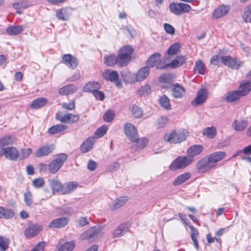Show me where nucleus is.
Returning <instances> with one entry per match:
<instances>
[{
	"mask_svg": "<svg viewBox=\"0 0 251 251\" xmlns=\"http://www.w3.org/2000/svg\"><path fill=\"white\" fill-rule=\"evenodd\" d=\"M133 52V49L129 45L123 47L118 53V57L119 66L124 67L126 66L131 61V55Z\"/></svg>",
	"mask_w": 251,
	"mask_h": 251,
	"instance_id": "f257e3e1",
	"label": "nucleus"
},
{
	"mask_svg": "<svg viewBox=\"0 0 251 251\" xmlns=\"http://www.w3.org/2000/svg\"><path fill=\"white\" fill-rule=\"evenodd\" d=\"M193 162V159L188 156H180L176 158L170 165L169 168L171 171H176L186 167Z\"/></svg>",
	"mask_w": 251,
	"mask_h": 251,
	"instance_id": "f03ea898",
	"label": "nucleus"
},
{
	"mask_svg": "<svg viewBox=\"0 0 251 251\" xmlns=\"http://www.w3.org/2000/svg\"><path fill=\"white\" fill-rule=\"evenodd\" d=\"M68 158L66 154H60L52 160L49 165V170L50 173L54 174L57 172L62 167Z\"/></svg>",
	"mask_w": 251,
	"mask_h": 251,
	"instance_id": "7ed1b4c3",
	"label": "nucleus"
},
{
	"mask_svg": "<svg viewBox=\"0 0 251 251\" xmlns=\"http://www.w3.org/2000/svg\"><path fill=\"white\" fill-rule=\"evenodd\" d=\"M169 8L171 12L177 16L183 13H187L191 9L190 5L181 2H172L169 4Z\"/></svg>",
	"mask_w": 251,
	"mask_h": 251,
	"instance_id": "20e7f679",
	"label": "nucleus"
},
{
	"mask_svg": "<svg viewBox=\"0 0 251 251\" xmlns=\"http://www.w3.org/2000/svg\"><path fill=\"white\" fill-rule=\"evenodd\" d=\"M186 138V135L183 132L176 131L166 133L164 137L165 141L173 144L179 143L184 141Z\"/></svg>",
	"mask_w": 251,
	"mask_h": 251,
	"instance_id": "39448f33",
	"label": "nucleus"
},
{
	"mask_svg": "<svg viewBox=\"0 0 251 251\" xmlns=\"http://www.w3.org/2000/svg\"><path fill=\"white\" fill-rule=\"evenodd\" d=\"M221 62L225 66L235 70H238L244 64L243 61L229 55L223 56L221 57Z\"/></svg>",
	"mask_w": 251,
	"mask_h": 251,
	"instance_id": "423d86ee",
	"label": "nucleus"
},
{
	"mask_svg": "<svg viewBox=\"0 0 251 251\" xmlns=\"http://www.w3.org/2000/svg\"><path fill=\"white\" fill-rule=\"evenodd\" d=\"M102 76L105 80L114 82L118 87H122V83L119 81V76L117 71L107 69L103 72Z\"/></svg>",
	"mask_w": 251,
	"mask_h": 251,
	"instance_id": "0eeeda50",
	"label": "nucleus"
},
{
	"mask_svg": "<svg viewBox=\"0 0 251 251\" xmlns=\"http://www.w3.org/2000/svg\"><path fill=\"white\" fill-rule=\"evenodd\" d=\"M208 97V91L206 88H201L199 90L195 98L191 103L194 106H198L203 103Z\"/></svg>",
	"mask_w": 251,
	"mask_h": 251,
	"instance_id": "6e6552de",
	"label": "nucleus"
},
{
	"mask_svg": "<svg viewBox=\"0 0 251 251\" xmlns=\"http://www.w3.org/2000/svg\"><path fill=\"white\" fill-rule=\"evenodd\" d=\"M131 226L130 222H126L119 225L112 232L113 238L120 237L129 231Z\"/></svg>",
	"mask_w": 251,
	"mask_h": 251,
	"instance_id": "1a4fd4ad",
	"label": "nucleus"
},
{
	"mask_svg": "<svg viewBox=\"0 0 251 251\" xmlns=\"http://www.w3.org/2000/svg\"><path fill=\"white\" fill-rule=\"evenodd\" d=\"M56 119L62 122L66 123H75L78 122L79 120L78 115H74L71 113L66 114L63 115L62 113L58 112L55 116Z\"/></svg>",
	"mask_w": 251,
	"mask_h": 251,
	"instance_id": "9d476101",
	"label": "nucleus"
},
{
	"mask_svg": "<svg viewBox=\"0 0 251 251\" xmlns=\"http://www.w3.org/2000/svg\"><path fill=\"white\" fill-rule=\"evenodd\" d=\"M124 131L126 136L131 141L137 140L138 136V131L135 126L132 124L127 123L125 124Z\"/></svg>",
	"mask_w": 251,
	"mask_h": 251,
	"instance_id": "9b49d317",
	"label": "nucleus"
},
{
	"mask_svg": "<svg viewBox=\"0 0 251 251\" xmlns=\"http://www.w3.org/2000/svg\"><path fill=\"white\" fill-rule=\"evenodd\" d=\"M214 167L208 157L201 159L197 164V169L201 173H205Z\"/></svg>",
	"mask_w": 251,
	"mask_h": 251,
	"instance_id": "f8f14e48",
	"label": "nucleus"
},
{
	"mask_svg": "<svg viewBox=\"0 0 251 251\" xmlns=\"http://www.w3.org/2000/svg\"><path fill=\"white\" fill-rule=\"evenodd\" d=\"M62 62L73 69H75L78 65L77 59L71 54H64L62 58Z\"/></svg>",
	"mask_w": 251,
	"mask_h": 251,
	"instance_id": "ddd939ff",
	"label": "nucleus"
},
{
	"mask_svg": "<svg viewBox=\"0 0 251 251\" xmlns=\"http://www.w3.org/2000/svg\"><path fill=\"white\" fill-rule=\"evenodd\" d=\"M150 74V68L148 66L141 68L136 74H131L134 78V80L137 82H140L144 80L149 76Z\"/></svg>",
	"mask_w": 251,
	"mask_h": 251,
	"instance_id": "4468645a",
	"label": "nucleus"
},
{
	"mask_svg": "<svg viewBox=\"0 0 251 251\" xmlns=\"http://www.w3.org/2000/svg\"><path fill=\"white\" fill-rule=\"evenodd\" d=\"M42 229V226L38 225H31L28 226L25 231V235L27 238L37 235Z\"/></svg>",
	"mask_w": 251,
	"mask_h": 251,
	"instance_id": "2eb2a0df",
	"label": "nucleus"
},
{
	"mask_svg": "<svg viewBox=\"0 0 251 251\" xmlns=\"http://www.w3.org/2000/svg\"><path fill=\"white\" fill-rule=\"evenodd\" d=\"M4 155L10 160H16L19 156V152L15 147H6L4 148Z\"/></svg>",
	"mask_w": 251,
	"mask_h": 251,
	"instance_id": "dca6fc26",
	"label": "nucleus"
},
{
	"mask_svg": "<svg viewBox=\"0 0 251 251\" xmlns=\"http://www.w3.org/2000/svg\"><path fill=\"white\" fill-rule=\"evenodd\" d=\"M101 226H93L87 230L80 235L82 240L91 239L100 233L101 230Z\"/></svg>",
	"mask_w": 251,
	"mask_h": 251,
	"instance_id": "f3484780",
	"label": "nucleus"
},
{
	"mask_svg": "<svg viewBox=\"0 0 251 251\" xmlns=\"http://www.w3.org/2000/svg\"><path fill=\"white\" fill-rule=\"evenodd\" d=\"M172 96L176 99L182 98L185 93V89L178 83L173 84L171 86Z\"/></svg>",
	"mask_w": 251,
	"mask_h": 251,
	"instance_id": "a211bd4d",
	"label": "nucleus"
},
{
	"mask_svg": "<svg viewBox=\"0 0 251 251\" xmlns=\"http://www.w3.org/2000/svg\"><path fill=\"white\" fill-rule=\"evenodd\" d=\"M229 10L230 7L228 6L221 5L214 10L212 18L217 19L223 17L229 12Z\"/></svg>",
	"mask_w": 251,
	"mask_h": 251,
	"instance_id": "6ab92c4d",
	"label": "nucleus"
},
{
	"mask_svg": "<svg viewBox=\"0 0 251 251\" xmlns=\"http://www.w3.org/2000/svg\"><path fill=\"white\" fill-rule=\"evenodd\" d=\"M69 219L63 217L54 219L50 223L49 226L51 228H60L66 226L69 223Z\"/></svg>",
	"mask_w": 251,
	"mask_h": 251,
	"instance_id": "aec40b11",
	"label": "nucleus"
},
{
	"mask_svg": "<svg viewBox=\"0 0 251 251\" xmlns=\"http://www.w3.org/2000/svg\"><path fill=\"white\" fill-rule=\"evenodd\" d=\"M53 149V146L52 145L43 146L36 150L35 155L37 157L47 156L52 151Z\"/></svg>",
	"mask_w": 251,
	"mask_h": 251,
	"instance_id": "412c9836",
	"label": "nucleus"
},
{
	"mask_svg": "<svg viewBox=\"0 0 251 251\" xmlns=\"http://www.w3.org/2000/svg\"><path fill=\"white\" fill-rule=\"evenodd\" d=\"M203 150V147L201 145H195L189 147L187 151V156L194 160V156L200 154Z\"/></svg>",
	"mask_w": 251,
	"mask_h": 251,
	"instance_id": "4be33fe9",
	"label": "nucleus"
},
{
	"mask_svg": "<svg viewBox=\"0 0 251 251\" xmlns=\"http://www.w3.org/2000/svg\"><path fill=\"white\" fill-rule=\"evenodd\" d=\"M248 120L243 119H237L232 124V128L236 131L244 130L248 126Z\"/></svg>",
	"mask_w": 251,
	"mask_h": 251,
	"instance_id": "5701e85b",
	"label": "nucleus"
},
{
	"mask_svg": "<svg viewBox=\"0 0 251 251\" xmlns=\"http://www.w3.org/2000/svg\"><path fill=\"white\" fill-rule=\"evenodd\" d=\"M226 156V153L224 151H216L208 156V158L213 165L215 167L217 162L223 159Z\"/></svg>",
	"mask_w": 251,
	"mask_h": 251,
	"instance_id": "b1692460",
	"label": "nucleus"
},
{
	"mask_svg": "<svg viewBox=\"0 0 251 251\" xmlns=\"http://www.w3.org/2000/svg\"><path fill=\"white\" fill-rule=\"evenodd\" d=\"M77 90V87L73 84H71L66 85L61 88L59 90L58 93L61 95H68L75 93Z\"/></svg>",
	"mask_w": 251,
	"mask_h": 251,
	"instance_id": "393cba45",
	"label": "nucleus"
},
{
	"mask_svg": "<svg viewBox=\"0 0 251 251\" xmlns=\"http://www.w3.org/2000/svg\"><path fill=\"white\" fill-rule=\"evenodd\" d=\"M95 143V138L90 137L86 139L80 146V150L83 153L89 151L93 147Z\"/></svg>",
	"mask_w": 251,
	"mask_h": 251,
	"instance_id": "a878e982",
	"label": "nucleus"
},
{
	"mask_svg": "<svg viewBox=\"0 0 251 251\" xmlns=\"http://www.w3.org/2000/svg\"><path fill=\"white\" fill-rule=\"evenodd\" d=\"M100 87V84L97 81L89 82L83 87V90L85 92L94 93L99 90Z\"/></svg>",
	"mask_w": 251,
	"mask_h": 251,
	"instance_id": "bb28decb",
	"label": "nucleus"
},
{
	"mask_svg": "<svg viewBox=\"0 0 251 251\" xmlns=\"http://www.w3.org/2000/svg\"><path fill=\"white\" fill-rule=\"evenodd\" d=\"M191 174L189 172H186L178 176L173 182L174 186H177L183 183L191 177Z\"/></svg>",
	"mask_w": 251,
	"mask_h": 251,
	"instance_id": "cd10ccee",
	"label": "nucleus"
},
{
	"mask_svg": "<svg viewBox=\"0 0 251 251\" xmlns=\"http://www.w3.org/2000/svg\"><path fill=\"white\" fill-rule=\"evenodd\" d=\"M104 62L109 66H112L115 64L119 66L118 57L113 53L105 55L104 57Z\"/></svg>",
	"mask_w": 251,
	"mask_h": 251,
	"instance_id": "c85d7f7f",
	"label": "nucleus"
},
{
	"mask_svg": "<svg viewBox=\"0 0 251 251\" xmlns=\"http://www.w3.org/2000/svg\"><path fill=\"white\" fill-rule=\"evenodd\" d=\"M186 61L185 56L179 55L176 56L170 63L168 64L172 68H176L183 65Z\"/></svg>",
	"mask_w": 251,
	"mask_h": 251,
	"instance_id": "c756f323",
	"label": "nucleus"
},
{
	"mask_svg": "<svg viewBox=\"0 0 251 251\" xmlns=\"http://www.w3.org/2000/svg\"><path fill=\"white\" fill-rule=\"evenodd\" d=\"M225 100L228 102H232L237 100L240 97H242L238 91H230L225 95Z\"/></svg>",
	"mask_w": 251,
	"mask_h": 251,
	"instance_id": "7c9ffc66",
	"label": "nucleus"
},
{
	"mask_svg": "<svg viewBox=\"0 0 251 251\" xmlns=\"http://www.w3.org/2000/svg\"><path fill=\"white\" fill-rule=\"evenodd\" d=\"M251 90V83L250 81H243L241 83L238 91L242 96L247 95Z\"/></svg>",
	"mask_w": 251,
	"mask_h": 251,
	"instance_id": "2f4dec72",
	"label": "nucleus"
},
{
	"mask_svg": "<svg viewBox=\"0 0 251 251\" xmlns=\"http://www.w3.org/2000/svg\"><path fill=\"white\" fill-rule=\"evenodd\" d=\"M68 128V126L64 125H57L53 126L48 129L50 134L54 135L63 133Z\"/></svg>",
	"mask_w": 251,
	"mask_h": 251,
	"instance_id": "473e14b6",
	"label": "nucleus"
},
{
	"mask_svg": "<svg viewBox=\"0 0 251 251\" xmlns=\"http://www.w3.org/2000/svg\"><path fill=\"white\" fill-rule=\"evenodd\" d=\"M128 201V197L126 196L120 197L116 199L113 202L111 208L116 210L124 206Z\"/></svg>",
	"mask_w": 251,
	"mask_h": 251,
	"instance_id": "72a5a7b5",
	"label": "nucleus"
},
{
	"mask_svg": "<svg viewBox=\"0 0 251 251\" xmlns=\"http://www.w3.org/2000/svg\"><path fill=\"white\" fill-rule=\"evenodd\" d=\"M14 216V212L7 208L0 206V218L8 219L12 218Z\"/></svg>",
	"mask_w": 251,
	"mask_h": 251,
	"instance_id": "f704fd0d",
	"label": "nucleus"
},
{
	"mask_svg": "<svg viewBox=\"0 0 251 251\" xmlns=\"http://www.w3.org/2000/svg\"><path fill=\"white\" fill-rule=\"evenodd\" d=\"M202 134L208 138H214L217 135V129L214 126L206 127L203 129Z\"/></svg>",
	"mask_w": 251,
	"mask_h": 251,
	"instance_id": "c9c22d12",
	"label": "nucleus"
},
{
	"mask_svg": "<svg viewBox=\"0 0 251 251\" xmlns=\"http://www.w3.org/2000/svg\"><path fill=\"white\" fill-rule=\"evenodd\" d=\"M23 30L22 25H10L6 28V32L10 35H16L21 33Z\"/></svg>",
	"mask_w": 251,
	"mask_h": 251,
	"instance_id": "e433bc0d",
	"label": "nucleus"
},
{
	"mask_svg": "<svg viewBox=\"0 0 251 251\" xmlns=\"http://www.w3.org/2000/svg\"><path fill=\"white\" fill-rule=\"evenodd\" d=\"M49 183L53 192H61L62 193L63 186L59 181L56 179H50L49 180Z\"/></svg>",
	"mask_w": 251,
	"mask_h": 251,
	"instance_id": "4c0bfd02",
	"label": "nucleus"
},
{
	"mask_svg": "<svg viewBox=\"0 0 251 251\" xmlns=\"http://www.w3.org/2000/svg\"><path fill=\"white\" fill-rule=\"evenodd\" d=\"M47 103V99L40 97L35 99L32 102L31 107L34 109H38L44 106Z\"/></svg>",
	"mask_w": 251,
	"mask_h": 251,
	"instance_id": "58836bf2",
	"label": "nucleus"
},
{
	"mask_svg": "<svg viewBox=\"0 0 251 251\" xmlns=\"http://www.w3.org/2000/svg\"><path fill=\"white\" fill-rule=\"evenodd\" d=\"M77 183L74 181L67 183L66 185L63 186L62 194H67L71 193L77 188Z\"/></svg>",
	"mask_w": 251,
	"mask_h": 251,
	"instance_id": "ea45409f",
	"label": "nucleus"
},
{
	"mask_svg": "<svg viewBox=\"0 0 251 251\" xmlns=\"http://www.w3.org/2000/svg\"><path fill=\"white\" fill-rule=\"evenodd\" d=\"M195 74H204L205 72V66L204 63L201 60H197L195 63L194 68Z\"/></svg>",
	"mask_w": 251,
	"mask_h": 251,
	"instance_id": "a19ab883",
	"label": "nucleus"
},
{
	"mask_svg": "<svg viewBox=\"0 0 251 251\" xmlns=\"http://www.w3.org/2000/svg\"><path fill=\"white\" fill-rule=\"evenodd\" d=\"M161 58V55L159 53H154L147 60V64L149 67H153L156 65L157 62Z\"/></svg>",
	"mask_w": 251,
	"mask_h": 251,
	"instance_id": "79ce46f5",
	"label": "nucleus"
},
{
	"mask_svg": "<svg viewBox=\"0 0 251 251\" xmlns=\"http://www.w3.org/2000/svg\"><path fill=\"white\" fill-rule=\"evenodd\" d=\"M159 102L161 106L165 109L167 110H170L171 109L170 100L167 96L164 95L160 97L159 99Z\"/></svg>",
	"mask_w": 251,
	"mask_h": 251,
	"instance_id": "37998d69",
	"label": "nucleus"
},
{
	"mask_svg": "<svg viewBox=\"0 0 251 251\" xmlns=\"http://www.w3.org/2000/svg\"><path fill=\"white\" fill-rule=\"evenodd\" d=\"M75 246V243L74 241L67 242L62 245L58 251H72Z\"/></svg>",
	"mask_w": 251,
	"mask_h": 251,
	"instance_id": "c03bdc74",
	"label": "nucleus"
},
{
	"mask_svg": "<svg viewBox=\"0 0 251 251\" xmlns=\"http://www.w3.org/2000/svg\"><path fill=\"white\" fill-rule=\"evenodd\" d=\"M242 18L246 23H251V4L247 5L244 9Z\"/></svg>",
	"mask_w": 251,
	"mask_h": 251,
	"instance_id": "a18cd8bd",
	"label": "nucleus"
},
{
	"mask_svg": "<svg viewBox=\"0 0 251 251\" xmlns=\"http://www.w3.org/2000/svg\"><path fill=\"white\" fill-rule=\"evenodd\" d=\"M29 5L27 1L23 0L13 4V7L17 10V13L20 14L22 12L20 10L22 9H25L27 8Z\"/></svg>",
	"mask_w": 251,
	"mask_h": 251,
	"instance_id": "49530a36",
	"label": "nucleus"
},
{
	"mask_svg": "<svg viewBox=\"0 0 251 251\" xmlns=\"http://www.w3.org/2000/svg\"><path fill=\"white\" fill-rule=\"evenodd\" d=\"M56 16L59 19L62 21H67L69 18L66 8H61L57 10L56 12Z\"/></svg>",
	"mask_w": 251,
	"mask_h": 251,
	"instance_id": "de8ad7c7",
	"label": "nucleus"
},
{
	"mask_svg": "<svg viewBox=\"0 0 251 251\" xmlns=\"http://www.w3.org/2000/svg\"><path fill=\"white\" fill-rule=\"evenodd\" d=\"M190 229L192 231V233L191 235V237L192 240H193L194 242V246L196 249H199V244H198V241L197 240V236H198L199 233L197 229L196 228L193 226H190Z\"/></svg>",
	"mask_w": 251,
	"mask_h": 251,
	"instance_id": "09e8293b",
	"label": "nucleus"
},
{
	"mask_svg": "<svg viewBox=\"0 0 251 251\" xmlns=\"http://www.w3.org/2000/svg\"><path fill=\"white\" fill-rule=\"evenodd\" d=\"M14 142L13 137L10 135L2 137L0 138V147H4L11 145Z\"/></svg>",
	"mask_w": 251,
	"mask_h": 251,
	"instance_id": "8fccbe9b",
	"label": "nucleus"
},
{
	"mask_svg": "<svg viewBox=\"0 0 251 251\" xmlns=\"http://www.w3.org/2000/svg\"><path fill=\"white\" fill-rule=\"evenodd\" d=\"M132 142L136 143L139 149L141 150L145 147L148 143V140L146 138L140 139L139 136H138L137 140L132 141Z\"/></svg>",
	"mask_w": 251,
	"mask_h": 251,
	"instance_id": "3c124183",
	"label": "nucleus"
},
{
	"mask_svg": "<svg viewBox=\"0 0 251 251\" xmlns=\"http://www.w3.org/2000/svg\"><path fill=\"white\" fill-rule=\"evenodd\" d=\"M115 116V112L112 110H109L103 115V120L106 122H110L113 120Z\"/></svg>",
	"mask_w": 251,
	"mask_h": 251,
	"instance_id": "603ef678",
	"label": "nucleus"
},
{
	"mask_svg": "<svg viewBox=\"0 0 251 251\" xmlns=\"http://www.w3.org/2000/svg\"><path fill=\"white\" fill-rule=\"evenodd\" d=\"M180 48V45L179 43H175L171 45L167 50L169 55H175L177 53Z\"/></svg>",
	"mask_w": 251,
	"mask_h": 251,
	"instance_id": "864d4df0",
	"label": "nucleus"
},
{
	"mask_svg": "<svg viewBox=\"0 0 251 251\" xmlns=\"http://www.w3.org/2000/svg\"><path fill=\"white\" fill-rule=\"evenodd\" d=\"M9 243L7 239L0 236V251H6L8 248Z\"/></svg>",
	"mask_w": 251,
	"mask_h": 251,
	"instance_id": "5fc2aeb1",
	"label": "nucleus"
},
{
	"mask_svg": "<svg viewBox=\"0 0 251 251\" xmlns=\"http://www.w3.org/2000/svg\"><path fill=\"white\" fill-rule=\"evenodd\" d=\"M32 152V150L31 149H22L21 150L19 153L20 159H24L28 157Z\"/></svg>",
	"mask_w": 251,
	"mask_h": 251,
	"instance_id": "6e6d98bb",
	"label": "nucleus"
},
{
	"mask_svg": "<svg viewBox=\"0 0 251 251\" xmlns=\"http://www.w3.org/2000/svg\"><path fill=\"white\" fill-rule=\"evenodd\" d=\"M169 121V119L167 117H161L159 118L156 123V126L157 128H160L164 126Z\"/></svg>",
	"mask_w": 251,
	"mask_h": 251,
	"instance_id": "4d7b16f0",
	"label": "nucleus"
},
{
	"mask_svg": "<svg viewBox=\"0 0 251 251\" xmlns=\"http://www.w3.org/2000/svg\"><path fill=\"white\" fill-rule=\"evenodd\" d=\"M107 129L108 128L106 126H101L96 131L95 135L97 138L101 137L105 134Z\"/></svg>",
	"mask_w": 251,
	"mask_h": 251,
	"instance_id": "13d9d810",
	"label": "nucleus"
},
{
	"mask_svg": "<svg viewBox=\"0 0 251 251\" xmlns=\"http://www.w3.org/2000/svg\"><path fill=\"white\" fill-rule=\"evenodd\" d=\"M131 111L133 115L136 118H141L143 115V111L141 108L137 105H133Z\"/></svg>",
	"mask_w": 251,
	"mask_h": 251,
	"instance_id": "bf43d9fd",
	"label": "nucleus"
},
{
	"mask_svg": "<svg viewBox=\"0 0 251 251\" xmlns=\"http://www.w3.org/2000/svg\"><path fill=\"white\" fill-rule=\"evenodd\" d=\"M24 201L25 202L26 205L27 206H30L33 202L32 195L31 192L27 191L24 194Z\"/></svg>",
	"mask_w": 251,
	"mask_h": 251,
	"instance_id": "052dcab7",
	"label": "nucleus"
},
{
	"mask_svg": "<svg viewBox=\"0 0 251 251\" xmlns=\"http://www.w3.org/2000/svg\"><path fill=\"white\" fill-rule=\"evenodd\" d=\"M151 92V87L149 85H145L142 86L139 90V94L141 96H146L150 94Z\"/></svg>",
	"mask_w": 251,
	"mask_h": 251,
	"instance_id": "680f3d73",
	"label": "nucleus"
},
{
	"mask_svg": "<svg viewBox=\"0 0 251 251\" xmlns=\"http://www.w3.org/2000/svg\"><path fill=\"white\" fill-rule=\"evenodd\" d=\"M62 106L63 108L68 110H73L75 109V102L73 100L71 102L65 103L64 102L62 104Z\"/></svg>",
	"mask_w": 251,
	"mask_h": 251,
	"instance_id": "e2e57ef3",
	"label": "nucleus"
},
{
	"mask_svg": "<svg viewBox=\"0 0 251 251\" xmlns=\"http://www.w3.org/2000/svg\"><path fill=\"white\" fill-rule=\"evenodd\" d=\"M33 185L36 188H40L44 185V180L42 178L35 179L32 182Z\"/></svg>",
	"mask_w": 251,
	"mask_h": 251,
	"instance_id": "0e129e2a",
	"label": "nucleus"
},
{
	"mask_svg": "<svg viewBox=\"0 0 251 251\" xmlns=\"http://www.w3.org/2000/svg\"><path fill=\"white\" fill-rule=\"evenodd\" d=\"M164 28L166 32L171 35H173L175 33V30L174 27L171 25L165 23L164 24Z\"/></svg>",
	"mask_w": 251,
	"mask_h": 251,
	"instance_id": "69168bd1",
	"label": "nucleus"
},
{
	"mask_svg": "<svg viewBox=\"0 0 251 251\" xmlns=\"http://www.w3.org/2000/svg\"><path fill=\"white\" fill-rule=\"evenodd\" d=\"M172 79L170 74H163L160 76L159 80L161 83L169 82Z\"/></svg>",
	"mask_w": 251,
	"mask_h": 251,
	"instance_id": "338daca9",
	"label": "nucleus"
},
{
	"mask_svg": "<svg viewBox=\"0 0 251 251\" xmlns=\"http://www.w3.org/2000/svg\"><path fill=\"white\" fill-rule=\"evenodd\" d=\"M46 243L44 241L39 243L32 250L30 251H44Z\"/></svg>",
	"mask_w": 251,
	"mask_h": 251,
	"instance_id": "774afa93",
	"label": "nucleus"
}]
</instances>
